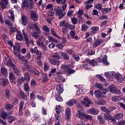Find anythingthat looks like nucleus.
<instances>
[{"instance_id":"nucleus-19","label":"nucleus","mask_w":125,"mask_h":125,"mask_svg":"<svg viewBox=\"0 0 125 125\" xmlns=\"http://www.w3.org/2000/svg\"><path fill=\"white\" fill-rule=\"evenodd\" d=\"M88 114H90L91 115H97L99 113L98 110L95 109L94 108H91L87 111Z\"/></svg>"},{"instance_id":"nucleus-55","label":"nucleus","mask_w":125,"mask_h":125,"mask_svg":"<svg viewBox=\"0 0 125 125\" xmlns=\"http://www.w3.org/2000/svg\"><path fill=\"white\" fill-rule=\"evenodd\" d=\"M103 5L101 3L97 4L95 7L96 9H98V10H102Z\"/></svg>"},{"instance_id":"nucleus-27","label":"nucleus","mask_w":125,"mask_h":125,"mask_svg":"<svg viewBox=\"0 0 125 125\" xmlns=\"http://www.w3.org/2000/svg\"><path fill=\"white\" fill-rule=\"evenodd\" d=\"M56 82L58 83H64L66 82V79L62 76H58L55 79Z\"/></svg>"},{"instance_id":"nucleus-14","label":"nucleus","mask_w":125,"mask_h":125,"mask_svg":"<svg viewBox=\"0 0 125 125\" xmlns=\"http://www.w3.org/2000/svg\"><path fill=\"white\" fill-rule=\"evenodd\" d=\"M21 24L23 26H26L29 23V20H28V17L25 15H22L21 17Z\"/></svg>"},{"instance_id":"nucleus-29","label":"nucleus","mask_w":125,"mask_h":125,"mask_svg":"<svg viewBox=\"0 0 125 125\" xmlns=\"http://www.w3.org/2000/svg\"><path fill=\"white\" fill-rule=\"evenodd\" d=\"M61 55L62 58V59H64V60H66V61L69 60V57L68 54H67V53L64 52H61Z\"/></svg>"},{"instance_id":"nucleus-12","label":"nucleus","mask_w":125,"mask_h":125,"mask_svg":"<svg viewBox=\"0 0 125 125\" xmlns=\"http://www.w3.org/2000/svg\"><path fill=\"white\" fill-rule=\"evenodd\" d=\"M84 102H83L82 103V104H83V106H84V107H89V106H90V105L93 104V103L92 102V101H91V100H89V98H84L83 99Z\"/></svg>"},{"instance_id":"nucleus-42","label":"nucleus","mask_w":125,"mask_h":125,"mask_svg":"<svg viewBox=\"0 0 125 125\" xmlns=\"http://www.w3.org/2000/svg\"><path fill=\"white\" fill-rule=\"evenodd\" d=\"M95 87H97V88H99L101 90H105L106 91V89H104L103 88V85L100 83H96Z\"/></svg>"},{"instance_id":"nucleus-64","label":"nucleus","mask_w":125,"mask_h":125,"mask_svg":"<svg viewBox=\"0 0 125 125\" xmlns=\"http://www.w3.org/2000/svg\"><path fill=\"white\" fill-rule=\"evenodd\" d=\"M55 98L57 101H59L60 102H62V101H63V99H62V97L60 95L56 96Z\"/></svg>"},{"instance_id":"nucleus-38","label":"nucleus","mask_w":125,"mask_h":125,"mask_svg":"<svg viewBox=\"0 0 125 125\" xmlns=\"http://www.w3.org/2000/svg\"><path fill=\"white\" fill-rule=\"evenodd\" d=\"M101 109L106 114H111V111L106 108V106H102Z\"/></svg>"},{"instance_id":"nucleus-49","label":"nucleus","mask_w":125,"mask_h":125,"mask_svg":"<svg viewBox=\"0 0 125 125\" xmlns=\"http://www.w3.org/2000/svg\"><path fill=\"white\" fill-rule=\"evenodd\" d=\"M81 67H83V68H84L86 70H88L89 71H91V67H90V66H89V65H88L87 64H82L81 65Z\"/></svg>"},{"instance_id":"nucleus-34","label":"nucleus","mask_w":125,"mask_h":125,"mask_svg":"<svg viewBox=\"0 0 125 125\" xmlns=\"http://www.w3.org/2000/svg\"><path fill=\"white\" fill-rule=\"evenodd\" d=\"M14 105L11 104H6L5 108L7 111H9V110H12L13 109Z\"/></svg>"},{"instance_id":"nucleus-2","label":"nucleus","mask_w":125,"mask_h":125,"mask_svg":"<svg viewBox=\"0 0 125 125\" xmlns=\"http://www.w3.org/2000/svg\"><path fill=\"white\" fill-rule=\"evenodd\" d=\"M76 118L78 119H81V120H83V119H86V120H88V121H93V118L92 116L90 115H86L84 114L82 111H78V113L76 115Z\"/></svg>"},{"instance_id":"nucleus-46","label":"nucleus","mask_w":125,"mask_h":125,"mask_svg":"<svg viewBox=\"0 0 125 125\" xmlns=\"http://www.w3.org/2000/svg\"><path fill=\"white\" fill-rule=\"evenodd\" d=\"M91 32L93 34H95L96 32H98L99 31V27L97 26H94L93 27H91Z\"/></svg>"},{"instance_id":"nucleus-9","label":"nucleus","mask_w":125,"mask_h":125,"mask_svg":"<svg viewBox=\"0 0 125 125\" xmlns=\"http://www.w3.org/2000/svg\"><path fill=\"white\" fill-rule=\"evenodd\" d=\"M30 51L31 53H35L36 55H37V59H40V58H42V52H41V51H39V49H38V47H35L34 48H30Z\"/></svg>"},{"instance_id":"nucleus-1","label":"nucleus","mask_w":125,"mask_h":125,"mask_svg":"<svg viewBox=\"0 0 125 125\" xmlns=\"http://www.w3.org/2000/svg\"><path fill=\"white\" fill-rule=\"evenodd\" d=\"M33 25L35 31L31 33V36L35 39H38V38L40 37L41 34H42V30H41V28L39 26V25H38L37 22H34Z\"/></svg>"},{"instance_id":"nucleus-26","label":"nucleus","mask_w":125,"mask_h":125,"mask_svg":"<svg viewBox=\"0 0 125 125\" xmlns=\"http://www.w3.org/2000/svg\"><path fill=\"white\" fill-rule=\"evenodd\" d=\"M103 42V40L102 39H99L97 40H96L94 43L93 44V47L96 48V47H97L98 45H100L101 43Z\"/></svg>"},{"instance_id":"nucleus-33","label":"nucleus","mask_w":125,"mask_h":125,"mask_svg":"<svg viewBox=\"0 0 125 125\" xmlns=\"http://www.w3.org/2000/svg\"><path fill=\"white\" fill-rule=\"evenodd\" d=\"M13 71L17 76H19V75H20V70H19L16 65L13 67Z\"/></svg>"},{"instance_id":"nucleus-62","label":"nucleus","mask_w":125,"mask_h":125,"mask_svg":"<svg viewBox=\"0 0 125 125\" xmlns=\"http://www.w3.org/2000/svg\"><path fill=\"white\" fill-rule=\"evenodd\" d=\"M69 35L71 37V39H74L75 38V36H76V32L75 30L71 31L69 32Z\"/></svg>"},{"instance_id":"nucleus-6","label":"nucleus","mask_w":125,"mask_h":125,"mask_svg":"<svg viewBox=\"0 0 125 125\" xmlns=\"http://www.w3.org/2000/svg\"><path fill=\"white\" fill-rule=\"evenodd\" d=\"M21 8H25L26 5L30 6L31 8H34V3L33 0H22Z\"/></svg>"},{"instance_id":"nucleus-59","label":"nucleus","mask_w":125,"mask_h":125,"mask_svg":"<svg viewBox=\"0 0 125 125\" xmlns=\"http://www.w3.org/2000/svg\"><path fill=\"white\" fill-rule=\"evenodd\" d=\"M96 77L98 78V79H99L100 81L103 82V83H105V82H106V80H105L104 77H103L102 76L100 75H97Z\"/></svg>"},{"instance_id":"nucleus-16","label":"nucleus","mask_w":125,"mask_h":125,"mask_svg":"<svg viewBox=\"0 0 125 125\" xmlns=\"http://www.w3.org/2000/svg\"><path fill=\"white\" fill-rule=\"evenodd\" d=\"M13 47L15 55L20 53V50H21V46L20 45V44L16 46L14 45L13 46Z\"/></svg>"},{"instance_id":"nucleus-11","label":"nucleus","mask_w":125,"mask_h":125,"mask_svg":"<svg viewBox=\"0 0 125 125\" xmlns=\"http://www.w3.org/2000/svg\"><path fill=\"white\" fill-rule=\"evenodd\" d=\"M25 68L28 70V71H29V72L32 73V74H34V75H37L38 76L40 75V72H39L38 70L35 69L31 65H26Z\"/></svg>"},{"instance_id":"nucleus-39","label":"nucleus","mask_w":125,"mask_h":125,"mask_svg":"<svg viewBox=\"0 0 125 125\" xmlns=\"http://www.w3.org/2000/svg\"><path fill=\"white\" fill-rule=\"evenodd\" d=\"M85 53L86 55H93L95 53V51L94 50L87 49L85 50Z\"/></svg>"},{"instance_id":"nucleus-43","label":"nucleus","mask_w":125,"mask_h":125,"mask_svg":"<svg viewBox=\"0 0 125 125\" xmlns=\"http://www.w3.org/2000/svg\"><path fill=\"white\" fill-rule=\"evenodd\" d=\"M111 8H105L102 9L101 11L103 13V14H106V13H108L109 11H111Z\"/></svg>"},{"instance_id":"nucleus-28","label":"nucleus","mask_w":125,"mask_h":125,"mask_svg":"<svg viewBox=\"0 0 125 125\" xmlns=\"http://www.w3.org/2000/svg\"><path fill=\"white\" fill-rule=\"evenodd\" d=\"M56 91L59 93H62L64 90L63 89V85L62 84H58L57 85Z\"/></svg>"},{"instance_id":"nucleus-63","label":"nucleus","mask_w":125,"mask_h":125,"mask_svg":"<svg viewBox=\"0 0 125 125\" xmlns=\"http://www.w3.org/2000/svg\"><path fill=\"white\" fill-rule=\"evenodd\" d=\"M30 101H33L34 99H36V94L34 92H32L30 94Z\"/></svg>"},{"instance_id":"nucleus-3","label":"nucleus","mask_w":125,"mask_h":125,"mask_svg":"<svg viewBox=\"0 0 125 125\" xmlns=\"http://www.w3.org/2000/svg\"><path fill=\"white\" fill-rule=\"evenodd\" d=\"M22 34L23 35L25 44L27 47H30V44H34V40L29 38L24 30H22Z\"/></svg>"},{"instance_id":"nucleus-47","label":"nucleus","mask_w":125,"mask_h":125,"mask_svg":"<svg viewBox=\"0 0 125 125\" xmlns=\"http://www.w3.org/2000/svg\"><path fill=\"white\" fill-rule=\"evenodd\" d=\"M48 40H49V42H57V40L55 39L52 36H48Z\"/></svg>"},{"instance_id":"nucleus-51","label":"nucleus","mask_w":125,"mask_h":125,"mask_svg":"<svg viewBox=\"0 0 125 125\" xmlns=\"http://www.w3.org/2000/svg\"><path fill=\"white\" fill-rule=\"evenodd\" d=\"M5 93L6 98L9 99V98H10V91H9V90L6 89L5 90Z\"/></svg>"},{"instance_id":"nucleus-48","label":"nucleus","mask_w":125,"mask_h":125,"mask_svg":"<svg viewBox=\"0 0 125 125\" xmlns=\"http://www.w3.org/2000/svg\"><path fill=\"white\" fill-rule=\"evenodd\" d=\"M0 116L3 120H6L7 119V113L6 112H2Z\"/></svg>"},{"instance_id":"nucleus-22","label":"nucleus","mask_w":125,"mask_h":125,"mask_svg":"<svg viewBox=\"0 0 125 125\" xmlns=\"http://www.w3.org/2000/svg\"><path fill=\"white\" fill-rule=\"evenodd\" d=\"M0 84L2 86H5L8 84V80L5 78H1L0 79Z\"/></svg>"},{"instance_id":"nucleus-61","label":"nucleus","mask_w":125,"mask_h":125,"mask_svg":"<svg viewBox=\"0 0 125 125\" xmlns=\"http://www.w3.org/2000/svg\"><path fill=\"white\" fill-rule=\"evenodd\" d=\"M98 120L101 124L105 123V119H103V118H102V116H98Z\"/></svg>"},{"instance_id":"nucleus-60","label":"nucleus","mask_w":125,"mask_h":125,"mask_svg":"<svg viewBox=\"0 0 125 125\" xmlns=\"http://www.w3.org/2000/svg\"><path fill=\"white\" fill-rule=\"evenodd\" d=\"M52 57L53 58H57V59H59L60 58V55H59L58 53H54L52 54Z\"/></svg>"},{"instance_id":"nucleus-53","label":"nucleus","mask_w":125,"mask_h":125,"mask_svg":"<svg viewBox=\"0 0 125 125\" xmlns=\"http://www.w3.org/2000/svg\"><path fill=\"white\" fill-rule=\"evenodd\" d=\"M68 25V21H63L60 23V26L61 27H65Z\"/></svg>"},{"instance_id":"nucleus-31","label":"nucleus","mask_w":125,"mask_h":125,"mask_svg":"<svg viewBox=\"0 0 125 125\" xmlns=\"http://www.w3.org/2000/svg\"><path fill=\"white\" fill-rule=\"evenodd\" d=\"M111 100L113 102H118V101H121L122 100V98L120 96H115L111 98Z\"/></svg>"},{"instance_id":"nucleus-37","label":"nucleus","mask_w":125,"mask_h":125,"mask_svg":"<svg viewBox=\"0 0 125 125\" xmlns=\"http://www.w3.org/2000/svg\"><path fill=\"white\" fill-rule=\"evenodd\" d=\"M76 103H77V101H76V100L71 99L67 103V104L68 105V106H73L74 104H76Z\"/></svg>"},{"instance_id":"nucleus-44","label":"nucleus","mask_w":125,"mask_h":125,"mask_svg":"<svg viewBox=\"0 0 125 125\" xmlns=\"http://www.w3.org/2000/svg\"><path fill=\"white\" fill-rule=\"evenodd\" d=\"M9 13L10 14V19L13 21L14 20V11L12 10H9Z\"/></svg>"},{"instance_id":"nucleus-8","label":"nucleus","mask_w":125,"mask_h":125,"mask_svg":"<svg viewBox=\"0 0 125 125\" xmlns=\"http://www.w3.org/2000/svg\"><path fill=\"white\" fill-rule=\"evenodd\" d=\"M64 109L62 107H61L60 105L56 106V112L57 114H55V118H56L57 121H59V120H60V116H59V115H60L61 112L62 113Z\"/></svg>"},{"instance_id":"nucleus-36","label":"nucleus","mask_w":125,"mask_h":125,"mask_svg":"<svg viewBox=\"0 0 125 125\" xmlns=\"http://www.w3.org/2000/svg\"><path fill=\"white\" fill-rule=\"evenodd\" d=\"M115 72H106L105 73V76L106 77V78H107V79H112V78H113V77H114Z\"/></svg>"},{"instance_id":"nucleus-56","label":"nucleus","mask_w":125,"mask_h":125,"mask_svg":"<svg viewBox=\"0 0 125 125\" xmlns=\"http://www.w3.org/2000/svg\"><path fill=\"white\" fill-rule=\"evenodd\" d=\"M73 58L75 61H79L80 60V56L78 54H74L72 55Z\"/></svg>"},{"instance_id":"nucleus-15","label":"nucleus","mask_w":125,"mask_h":125,"mask_svg":"<svg viewBox=\"0 0 125 125\" xmlns=\"http://www.w3.org/2000/svg\"><path fill=\"white\" fill-rule=\"evenodd\" d=\"M114 77L117 80V81L119 82V83H122V82L124 81V78L121 74L114 72Z\"/></svg>"},{"instance_id":"nucleus-5","label":"nucleus","mask_w":125,"mask_h":125,"mask_svg":"<svg viewBox=\"0 0 125 125\" xmlns=\"http://www.w3.org/2000/svg\"><path fill=\"white\" fill-rule=\"evenodd\" d=\"M54 10L57 15H58L59 19H62L66 15V13L65 12H63V10L60 7H55Z\"/></svg>"},{"instance_id":"nucleus-24","label":"nucleus","mask_w":125,"mask_h":125,"mask_svg":"<svg viewBox=\"0 0 125 125\" xmlns=\"http://www.w3.org/2000/svg\"><path fill=\"white\" fill-rule=\"evenodd\" d=\"M65 120L69 121L70 120V117H71V110L70 108H67L65 109Z\"/></svg>"},{"instance_id":"nucleus-52","label":"nucleus","mask_w":125,"mask_h":125,"mask_svg":"<svg viewBox=\"0 0 125 125\" xmlns=\"http://www.w3.org/2000/svg\"><path fill=\"white\" fill-rule=\"evenodd\" d=\"M15 120V118H14V116H9L7 118V121L8 123H12L14 122V120Z\"/></svg>"},{"instance_id":"nucleus-40","label":"nucleus","mask_w":125,"mask_h":125,"mask_svg":"<svg viewBox=\"0 0 125 125\" xmlns=\"http://www.w3.org/2000/svg\"><path fill=\"white\" fill-rule=\"evenodd\" d=\"M16 39L17 41H22L23 40V36L21 34V32H18V34L16 35Z\"/></svg>"},{"instance_id":"nucleus-41","label":"nucleus","mask_w":125,"mask_h":125,"mask_svg":"<svg viewBox=\"0 0 125 125\" xmlns=\"http://www.w3.org/2000/svg\"><path fill=\"white\" fill-rule=\"evenodd\" d=\"M104 118L106 121H110L112 120V116L110 115V113H105L104 114Z\"/></svg>"},{"instance_id":"nucleus-7","label":"nucleus","mask_w":125,"mask_h":125,"mask_svg":"<svg viewBox=\"0 0 125 125\" xmlns=\"http://www.w3.org/2000/svg\"><path fill=\"white\" fill-rule=\"evenodd\" d=\"M108 91H110L112 93H114V94H120L121 93V90L120 89L117 88L115 85H111L107 87Z\"/></svg>"},{"instance_id":"nucleus-32","label":"nucleus","mask_w":125,"mask_h":125,"mask_svg":"<svg viewBox=\"0 0 125 125\" xmlns=\"http://www.w3.org/2000/svg\"><path fill=\"white\" fill-rule=\"evenodd\" d=\"M123 118H124V114L123 113H116L114 115V119H116L118 121L119 120H121V119H122Z\"/></svg>"},{"instance_id":"nucleus-54","label":"nucleus","mask_w":125,"mask_h":125,"mask_svg":"<svg viewBox=\"0 0 125 125\" xmlns=\"http://www.w3.org/2000/svg\"><path fill=\"white\" fill-rule=\"evenodd\" d=\"M1 72L3 75H6L7 74V69L5 67H2L1 68Z\"/></svg>"},{"instance_id":"nucleus-30","label":"nucleus","mask_w":125,"mask_h":125,"mask_svg":"<svg viewBox=\"0 0 125 125\" xmlns=\"http://www.w3.org/2000/svg\"><path fill=\"white\" fill-rule=\"evenodd\" d=\"M6 60H7V65L8 66V67H11L12 68L15 67V64L13 63V62H12V60L9 58L6 59Z\"/></svg>"},{"instance_id":"nucleus-45","label":"nucleus","mask_w":125,"mask_h":125,"mask_svg":"<svg viewBox=\"0 0 125 125\" xmlns=\"http://www.w3.org/2000/svg\"><path fill=\"white\" fill-rule=\"evenodd\" d=\"M12 105H17L18 104V99L16 98H13L11 100Z\"/></svg>"},{"instance_id":"nucleus-23","label":"nucleus","mask_w":125,"mask_h":125,"mask_svg":"<svg viewBox=\"0 0 125 125\" xmlns=\"http://www.w3.org/2000/svg\"><path fill=\"white\" fill-rule=\"evenodd\" d=\"M42 29L46 36H48V35H49L50 29L49 28V27H48L47 25L43 26L42 27Z\"/></svg>"},{"instance_id":"nucleus-57","label":"nucleus","mask_w":125,"mask_h":125,"mask_svg":"<svg viewBox=\"0 0 125 125\" xmlns=\"http://www.w3.org/2000/svg\"><path fill=\"white\" fill-rule=\"evenodd\" d=\"M23 88L25 91H29L30 90V87H29V85L27 83H25L23 84Z\"/></svg>"},{"instance_id":"nucleus-4","label":"nucleus","mask_w":125,"mask_h":125,"mask_svg":"<svg viewBox=\"0 0 125 125\" xmlns=\"http://www.w3.org/2000/svg\"><path fill=\"white\" fill-rule=\"evenodd\" d=\"M22 34L23 35L25 44L27 47H30V44H34V40L29 38L24 30H22Z\"/></svg>"},{"instance_id":"nucleus-18","label":"nucleus","mask_w":125,"mask_h":125,"mask_svg":"<svg viewBox=\"0 0 125 125\" xmlns=\"http://www.w3.org/2000/svg\"><path fill=\"white\" fill-rule=\"evenodd\" d=\"M9 79L10 80V82L12 83H15V81H16V77H15V75L13 72H10L9 73Z\"/></svg>"},{"instance_id":"nucleus-35","label":"nucleus","mask_w":125,"mask_h":125,"mask_svg":"<svg viewBox=\"0 0 125 125\" xmlns=\"http://www.w3.org/2000/svg\"><path fill=\"white\" fill-rule=\"evenodd\" d=\"M87 62L89 65H91V66H96L97 65V62L95 61L94 60H88L87 61Z\"/></svg>"},{"instance_id":"nucleus-50","label":"nucleus","mask_w":125,"mask_h":125,"mask_svg":"<svg viewBox=\"0 0 125 125\" xmlns=\"http://www.w3.org/2000/svg\"><path fill=\"white\" fill-rule=\"evenodd\" d=\"M15 56L17 57H18L19 60H21V61H23V60H24V59H25V57L23 55H21V54H20V53L19 54H17Z\"/></svg>"},{"instance_id":"nucleus-10","label":"nucleus","mask_w":125,"mask_h":125,"mask_svg":"<svg viewBox=\"0 0 125 125\" xmlns=\"http://www.w3.org/2000/svg\"><path fill=\"white\" fill-rule=\"evenodd\" d=\"M61 68L63 69L64 73H68V74H74L75 72L74 69H72L71 67H69L67 65H62Z\"/></svg>"},{"instance_id":"nucleus-25","label":"nucleus","mask_w":125,"mask_h":125,"mask_svg":"<svg viewBox=\"0 0 125 125\" xmlns=\"http://www.w3.org/2000/svg\"><path fill=\"white\" fill-rule=\"evenodd\" d=\"M8 4V0H1L0 1V6L3 9L6 7V5Z\"/></svg>"},{"instance_id":"nucleus-58","label":"nucleus","mask_w":125,"mask_h":125,"mask_svg":"<svg viewBox=\"0 0 125 125\" xmlns=\"http://www.w3.org/2000/svg\"><path fill=\"white\" fill-rule=\"evenodd\" d=\"M24 80L26 81H30V74L29 73L26 72L24 73V78H23Z\"/></svg>"},{"instance_id":"nucleus-13","label":"nucleus","mask_w":125,"mask_h":125,"mask_svg":"<svg viewBox=\"0 0 125 125\" xmlns=\"http://www.w3.org/2000/svg\"><path fill=\"white\" fill-rule=\"evenodd\" d=\"M30 16L31 19L34 21H38L39 20V15H38V13L35 11L33 10L30 11Z\"/></svg>"},{"instance_id":"nucleus-20","label":"nucleus","mask_w":125,"mask_h":125,"mask_svg":"<svg viewBox=\"0 0 125 125\" xmlns=\"http://www.w3.org/2000/svg\"><path fill=\"white\" fill-rule=\"evenodd\" d=\"M94 95L97 97V98H105V95L102 94L100 90H96L94 92Z\"/></svg>"},{"instance_id":"nucleus-21","label":"nucleus","mask_w":125,"mask_h":125,"mask_svg":"<svg viewBox=\"0 0 125 125\" xmlns=\"http://www.w3.org/2000/svg\"><path fill=\"white\" fill-rule=\"evenodd\" d=\"M49 62L51 64H52V65H55L56 66H59V64H60V61L55 59H50Z\"/></svg>"},{"instance_id":"nucleus-17","label":"nucleus","mask_w":125,"mask_h":125,"mask_svg":"<svg viewBox=\"0 0 125 125\" xmlns=\"http://www.w3.org/2000/svg\"><path fill=\"white\" fill-rule=\"evenodd\" d=\"M19 94L22 100H27L28 96H27V94H26L24 91L20 90L19 91Z\"/></svg>"}]
</instances>
